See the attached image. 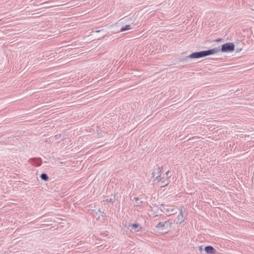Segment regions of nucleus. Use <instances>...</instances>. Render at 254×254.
Here are the masks:
<instances>
[{"label":"nucleus","mask_w":254,"mask_h":254,"mask_svg":"<svg viewBox=\"0 0 254 254\" xmlns=\"http://www.w3.org/2000/svg\"><path fill=\"white\" fill-rule=\"evenodd\" d=\"M220 51V47H216L207 51H203L198 52H194L189 56L191 59H198L207 56L215 54Z\"/></svg>","instance_id":"f257e3e1"},{"label":"nucleus","mask_w":254,"mask_h":254,"mask_svg":"<svg viewBox=\"0 0 254 254\" xmlns=\"http://www.w3.org/2000/svg\"><path fill=\"white\" fill-rule=\"evenodd\" d=\"M170 226L171 223L168 221H166L158 223L157 225V228L159 231H161V233H166L168 231Z\"/></svg>","instance_id":"f03ea898"},{"label":"nucleus","mask_w":254,"mask_h":254,"mask_svg":"<svg viewBox=\"0 0 254 254\" xmlns=\"http://www.w3.org/2000/svg\"><path fill=\"white\" fill-rule=\"evenodd\" d=\"M179 211H180V213L178 215L177 217L175 218L174 221L177 224H180L185 221V220L186 219V215L185 214V209L184 207H180L179 208Z\"/></svg>","instance_id":"7ed1b4c3"},{"label":"nucleus","mask_w":254,"mask_h":254,"mask_svg":"<svg viewBox=\"0 0 254 254\" xmlns=\"http://www.w3.org/2000/svg\"><path fill=\"white\" fill-rule=\"evenodd\" d=\"M235 45L233 43H228L222 45L221 51L223 52H231L234 50Z\"/></svg>","instance_id":"20e7f679"},{"label":"nucleus","mask_w":254,"mask_h":254,"mask_svg":"<svg viewBox=\"0 0 254 254\" xmlns=\"http://www.w3.org/2000/svg\"><path fill=\"white\" fill-rule=\"evenodd\" d=\"M164 209L166 210V212L169 215H172L176 212L177 208H174L172 206H165Z\"/></svg>","instance_id":"39448f33"},{"label":"nucleus","mask_w":254,"mask_h":254,"mask_svg":"<svg viewBox=\"0 0 254 254\" xmlns=\"http://www.w3.org/2000/svg\"><path fill=\"white\" fill-rule=\"evenodd\" d=\"M161 169L159 167H157L153 170L152 173L153 177L155 178V180H159V178L161 176Z\"/></svg>","instance_id":"423d86ee"},{"label":"nucleus","mask_w":254,"mask_h":254,"mask_svg":"<svg viewBox=\"0 0 254 254\" xmlns=\"http://www.w3.org/2000/svg\"><path fill=\"white\" fill-rule=\"evenodd\" d=\"M130 230L132 232H136L141 229L140 226L138 224H133L129 225Z\"/></svg>","instance_id":"0eeeda50"},{"label":"nucleus","mask_w":254,"mask_h":254,"mask_svg":"<svg viewBox=\"0 0 254 254\" xmlns=\"http://www.w3.org/2000/svg\"><path fill=\"white\" fill-rule=\"evenodd\" d=\"M204 250L207 254H215L216 250L211 246L205 247Z\"/></svg>","instance_id":"6e6552de"},{"label":"nucleus","mask_w":254,"mask_h":254,"mask_svg":"<svg viewBox=\"0 0 254 254\" xmlns=\"http://www.w3.org/2000/svg\"><path fill=\"white\" fill-rule=\"evenodd\" d=\"M132 201H133V200L135 201L134 205L136 206H139L142 203V201L139 200L138 197H134L133 198H132Z\"/></svg>","instance_id":"1a4fd4ad"},{"label":"nucleus","mask_w":254,"mask_h":254,"mask_svg":"<svg viewBox=\"0 0 254 254\" xmlns=\"http://www.w3.org/2000/svg\"><path fill=\"white\" fill-rule=\"evenodd\" d=\"M131 29V25H129V24L127 25L123 26L121 28V29L120 30V32H123L126 30H130Z\"/></svg>","instance_id":"9d476101"},{"label":"nucleus","mask_w":254,"mask_h":254,"mask_svg":"<svg viewBox=\"0 0 254 254\" xmlns=\"http://www.w3.org/2000/svg\"><path fill=\"white\" fill-rule=\"evenodd\" d=\"M41 178L44 181H47L49 178L47 174H42L41 175Z\"/></svg>","instance_id":"9b49d317"},{"label":"nucleus","mask_w":254,"mask_h":254,"mask_svg":"<svg viewBox=\"0 0 254 254\" xmlns=\"http://www.w3.org/2000/svg\"><path fill=\"white\" fill-rule=\"evenodd\" d=\"M106 201L107 202H112V199L111 198H110V199H107Z\"/></svg>","instance_id":"f8f14e48"},{"label":"nucleus","mask_w":254,"mask_h":254,"mask_svg":"<svg viewBox=\"0 0 254 254\" xmlns=\"http://www.w3.org/2000/svg\"><path fill=\"white\" fill-rule=\"evenodd\" d=\"M169 173V171H168V172H167L166 173V176H168Z\"/></svg>","instance_id":"ddd939ff"},{"label":"nucleus","mask_w":254,"mask_h":254,"mask_svg":"<svg viewBox=\"0 0 254 254\" xmlns=\"http://www.w3.org/2000/svg\"><path fill=\"white\" fill-rule=\"evenodd\" d=\"M101 31V30H97V31H95V32H100Z\"/></svg>","instance_id":"4468645a"},{"label":"nucleus","mask_w":254,"mask_h":254,"mask_svg":"<svg viewBox=\"0 0 254 254\" xmlns=\"http://www.w3.org/2000/svg\"><path fill=\"white\" fill-rule=\"evenodd\" d=\"M199 249H200V250H201V249H202L201 247H199Z\"/></svg>","instance_id":"2eb2a0df"}]
</instances>
